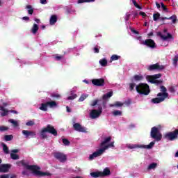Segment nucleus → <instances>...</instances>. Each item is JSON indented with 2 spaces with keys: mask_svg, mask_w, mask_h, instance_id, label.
Instances as JSON below:
<instances>
[{
  "mask_svg": "<svg viewBox=\"0 0 178 178\" xmlns=\"http://www.w3.org/2000/svg\"><path fill=\"white\" fill-rule=\"evenodd\" d=\"M104 150L102 149V147H101L100 149H99L97 151L93 152L92 154H90L89 156V159L90 161H92V159H94V158H97V156H101V155H102V154L104 153Z\"/></svg>",
  "mask_w": 178,
  "mask_h": 178,
  "instance_id": "dca6fc26",
  "label": "nucleus"
},
{
  "mask_svg": "<svg viewBox=\"0 0 178 178\" xmlns=\"http://www.w3.org/2000/svg\"><path fill=\"white\" fill-rule=\"evenodd\" d=\"M150 136L152 138H154L156 141H161V140H162V134L159 133V129L156 127L152 128Z\"/></svg>",
  "mask_w": 178,
  "mask_h": 178,
  "instance_id": "423d86ee",
  "label": "nucleus"
},
{
  "mask_svg": "<svg viewBox=\"0 0 178 178\" xmlns=\"http://www.w3.org/2000/svg\"><path fill=\"white\" fill-rule=\"evenodd\" d=\"M22 20L29 21V20H30V17H23Z\"/></svg>",
  "mask_w": 178,
  "mask_h": 178,
  "instance_id": "338daca9",
  "label": "nucleus"
},
{
  "mask_svg": "<svg viewBox=\"0 0 178 178\" xmlns=\"http://www.w3.org/2000/svg\"><path fill=\"white\" fill-rule=\"evenodd\" d=\"M136 90L138 94L140 95H149L151 92L149 86L147 83H140L136 86Z\"/></svg>",
  "mask_w": 178,
  "mask_h": 178,
  "instance_id": "7ed1b4c3",
  "label": "nucleus"
},
{
  "mask_svg": "<svg viewBox=\"0 0 178 178\" xmlns=\"http://www.w3.org/2000/svg\"><path fill=\"white\" fill-rule=\"evenodd\" d=\"M47 106H49V108H56V106H58V104L55 101L47 102Z\"/></svg>",
  "mask_w": 178,
  "mask_h": 178,
  "instance_id": "393cba45",
  "label": "nucleus"
},
{
  "mask_svg": "<svg viewBox=\"0 0 178 178\" xmlns=\"http://www.w3.org/2000/svg\"><path fill=\"white\" fill-rule=\"evenodd\" d=\"M93 50L95 54H99V49L98 47H94Z\"/></svg>",
  "mask_w": 178,
  "mask_h": 178,
  "instance_id": "052dcab7",
  "label": "nucleus"
},
{
  "mask_svg": "<svg viewBox=\"0 0 178 178\" xmlns=\"http://www.w3.org/2000/svg\"><path fill=\"white\" fill-rule=\"evenodd\" d=\"M124 104L125 105H127V106H129V105H130L131 104V99H128L127 101H125Z\"/></svg>",
  "mask_w": 178,
  "mask_h": 178,
  "instance_id": "bf43d9fd",
  "label": "nucleus"
},
{
  "mask_svg": "<svg viewBox=\"0 0 178 178\" xmlns=\"http://www.w3.org/2000/svg\"><path fill=\"white\" fill-rule=\"evenodd\" d=\"M56 60H60V59H63V55H57L55 56Z\"/></svg>",
  "mask_w": 178,
  "mask_h": 178,
  "instance_id": "5fc2aeb1",
  "label": "nucleus"
},
{
  "mask_svg": "<svg viewBox=\"0 0 178 178\" xmlns=\"http://www.w3.org/2000/svg\"><path fill=\"white\" fill-rule=\"evenodd\" d=\"M98 102H99V99H95L94 100L92 104H90V106H95L96 105L98 104Z\"/></svg>",
  "mask_w": 178,
  "mask_h": 178,
  "instance_id": "864d4df0",
  "label": "nucleus"
},
{
  "mask_svg": "<svg viewBox=\"0 0 178 178\" xmlns=\"http://www.w3.org/2000/svg\"><path fill=\"white\" fill-rule=\"evenodd\" d=\"M157 35H158V37H160L163 41H167L169 39L173 40V35H172V34H170L169 33H168L167 35L165 36V35H162L161 32H158Z\"/></svg>",
  "mask_w": 178,
  "mask_h": 178,
  "instance_id": "a211bd4d",
  "label": "nucleus"
},
{
  "mask_svg": "<svg viewBox=\"0 0 178 178\" xmlns=\"http://www.w3.org/2000/svg\"><path fill=\"white\" fill-rule=\"evenodd\" d=\"M47 133L49 134H52L54 137L58 136V131L55 129L54 126L51 124H47L46 127H43L40 131V138L42 140H45V138H48V135Z\"/></svg>",
  "mask_w": 178,
  "mask_h": 178,
  "instance_id": "f03ea898",
  "label": "nucleus"
},
{
  "mask_svg": "<svg viewBox=\"0 0 178 178\" xmlns=\"http://www.w3.org/2000/svg\"><path fill=\"white\" fill-rule=\"evenodd\" d=\"M158 164L156 163H152L150 165H149L147 169L148 170H151V169H155Z\"/></svg>",
  "mask_w": 178,
  "mask_h": 178,
  "instance_id": "72a5a7b5",
  "label": "nucleus"
},
{
  "mask_svg": "<svg viewBox=\"0 0 178 178\" xmlns=\"http://www.w3.org/2000/svg\"><path fill=\"white\" fill-rule=\"evenodd\" d=\"M76 98H77V95L76 94H72L71 96H69L67 97L68 100H73V99H76Z\"/></svg>",
  "mask_w": 178,
  "mask_h": 178,
  "instance_id": "a18cd8bd",
  "label": "nucleus"
},
{
  "mask_svg": "<svg viewBox=\"0 0 178 178\" xmlns=\"http://www.w3.org/2000/svg\"><path fill=\"white\" fill-rule=\"evenodd\" d=\"M166 95L165 93H158V97L152 99L151 102L152 104H161V102H163L166 99Z\"/></svg>",
  "mask_w": 178,
  "mask_h": 178,
  "instance_id": "9b49d317",
  "label": "nucleus"
},
{
  "mask_svg": "<svg viewBox=\"0 0 178 178\" xmlns=\"http://www.w3.org/2000/svg\"><path fill=\"white\" fill-rule=\"evenodd\" d=\"M141 44L148 47V48H151L152 49H155V48H156V43H155V41L152 39H146Z\"/></svg>",
  "mask_w": 178,
  "mask_h": 178,
  "instance_id": "ddd939ff",
  "label": "nucleus"
},
{
  "mask_svg": "<svg viewBox=\"0 0 178 178\" xmlns=\"http://www.w3.org/2000/svg\"><path fill=\"white\" fill-rule=\"evenodd\" d=\"M111 175V170L109 168H106L103 170V172H93L90 173V176L92 177H105L106 176H109Z\"/></svg>",
  "mask_w": 178,
  "mask_h": 178,
  "instance_id": "39448f33",
  "label": "nucleus"
},
{
  "mask_svg": "<svg viewBox=\"0 0 178 178\" xmlns=\"http://www.w3.org/2000/svg\"><path fill=\"white\" fill-rule=\"evenodd\" d=\"M146 79L149 83H151L152 84H161L162 81H159L155 79V77L153 75H147L146 76Z\"/></svg>",
  "mask_w": 178,
  "mask_h": 178,
  "instance_id": "f3484780",
  "label": "nucleus"
},
{
  "mask_svg": "<svg viewBox=\"0 0 178 178\" xmlns=\"http://www.w3.org/2000/svg\"><path fill=\"white\" fill-rule=\"evenodd\" d=\"M8 122H9L10 123H12V124H13V126H14L15 127H17L19 126V123L17 122V121H15V120H13V119H10V120H8Z\"/></svg>",
  "mask_w": 178,
  "mask_h": 178,
  "instance_id": "f704fd0d",
  "label": "nucleus"
},
{
  "mask_svg": "<svg viewBox=\"0 0 178 178\" xmlns=\"http://www.w3.org/2000/svg\"><path fill=\"white\" fill-rule=\"evenodd\" d=\"M161 8L164 12H166V13L169 12V10L168 9V8H166V6H165V4L163 3H161Z\"/></svg>",
  "mask_w": 178,
  "mask_h": 178,
  "instance_id": "09e8293b",
  "label": "nucleus"
},
{
  "mask_svg": "<svg viewBox=\"0 0 178 178\" xmlns=\"http://www.w3.org/2000/svg\"><path fill=\"white\" fill-rule=\"evenodd\" d=\"M26 126H34V121H32V120L26 122Z\"/></svg>",
  "mask_w": 178,
  "mask_h": 178,
  "instance_id": "4d7b16f0",
  "label": "nucleus"
},
{
  "mask_svg": "<svg viewBox=\"0 0 178 178\" xmlns=\"http://www.w3.org/2000/svg\"><path fill=\"white\" fill-rule=\"evenodd\" d=\"M165 65H160L159 63L156 64L150 65L147 67V70L149 72H154V70H157L158 72H162V70H165Z\"/></svg>",
  "mask_w": 178,
  "mask_h": 178,
  "instance_id": "6e6552de",
  "label": "nucleus"
},
{
  "mask_svg": "<svg viewBox=\"0 0 178 178\" xmlns=\"http://www.w3.org/2000/svg\"><path fill=\"white\" fill-rule=\"evenodd\" d=\"M99 63L101 65V66H106L108 65V60H106V58H102L99 60Z\"/></svg>",
  "mask_w": 178,
  "mask_h": 178,
  "instance_id": "2f4dec72",
  "label": "nucleus"
},
{
  "mask_svg": "<svg viewBox=\"0 0 178 178\" xmlns=\"http://www.w3.org/2000/svg\"><path fill=\"white\" fill-rule=\"evenodd\" d=\"M56 22H58V17L55 15H51V17H50V20H49V23H50L51 26H54V24H55V23H56Z\"/></svg>",
  "mask_w": 178,
  "mask_h": 178,
  "instance_id": "4be33fe9",
  "label": "nucleus"
},
{
  "mask_svg": "<svg viewBox=\"0 0 178 178\" xmlns=\"http://www.w3.org/2000/svg\"><path fill=\"white\" fill-rule=\"evenodd\" d=\"M9 130V127L5 126H0V132H3Z\"/></svg>",
  "mask_w": 178,
  "mask_h": 178,
  "instance_id": "37998d69",
  "label": "nucleus"
},
{
  "mask_svg": "<svg viewBox=\"0 0 178 178\" xmlns=\"http://www.w3.org/2000/svg\"><path fill=\"white\" fill-rule=\"evenodd\" d=\"M160 88L161 92H159V94H166L165 99L169 98V93L166 92V91H168L166 87H165L164 86H161Z\"/></svg>",
  "mask_w": 178,
  "mask_h": 178,
  "instance_id": "5701e85b",
  "label": "nucleus"
},
{
  "mask_svg": "<svg viewBox=\"0 0 178 178\" xmlns=\"http://www.w3.org/2000/svg\"><path fill=\"white\" fill-rule=\"evenodd\" d=\"M130 16H131V15L129 13L126 14V15H125V21L126 22H128V20L130 19Z\"/></svg>",
  "mask_w": 178,
  "mask_h": 178,
  "instance_id": "13d9d810",
  "label": "nucleus"
},
{
  "mask_svg": "<svg viewBox=\"0 0 178 178\" xmlns=\"http://www.w3.org/2000/svg\"><path fill=\"white\" fill-rule=\"evenodd\" d=\"M10 113H15V115H17L19 113L17 111L15 110H9Z\"/></svg>",
  "mask_w": 178,
  "mask_h": 178,
  "instance_id": "69168bd1",
  "label": "nucleus"
},
{
  "mask_svg": "<svg viewBox=\"0 0 178 178\" xmlns=\"http://www.w3.org/2000/svg\"><path fill=\"white\" fill-rule=\"evenodd\" d=\"M139 15H140V16H143V17H145V16H147V14H145V13H144V12H143V11H140V12L139 13Z\"/></svg>",
  "mask_w": 178,
  "mask_h": 178,
  "instance_id": "e2e57ef3",
  "label": "nucleus"
},
{
  "mask_svg": "<svg viewBox=\"0 0 178 178\" xmlns=\"http://www.w3.org/2000/svg\"><path fill=\"white\" fill-rule=\"evenodd\" d=\"M40 111H42L43 112H47L48 111V104L46 103H42L41 106L39 108Z\"/></svg>",
  "mask_w": 178,
  "mask_h": 178,
  "instance_id": "b1692460",
  "label": "nucleus"
},
{
  "mask_svg": "<svg viewBox=\"0 0 178 178\" xmlns=\"http://www.w3.org/2000/svg\"><path fill=\"white\" fill-rule=\"evenodd\" d=\"M177 62H178V55L175 56L173 60H172V64L174 66H177Z\"/></svg>",
  "mask_w": 178,
  "mask_h": 178,
  "instance_id": "79ce46f5",
  "label": "nucleus"
},
{
  "mask_svg": "<svg viewBox=\"0 0 178 178\" xmlns=\"http://www.w3.org/2000/svg\"><path fill=\"white\" fill-rule=\"evenodd\" d=\"M118 59H120V56H118L116 54H113L111 57V60H118Z\"/></svg>",
  "mask_w": 178,
  "mask_h": 178,
  "instance_id": "c9c22d12",
  "label": "nucleus"
},
{
  "mask_svg": "<svg viewBox=\"0 0 178 178\" xmlns=\"http://www.w3.org/2000/svg\"><path fill=\"white\" fill-rule=\"evenodd\" d=\"M9 113H10L9 110L6 109V111L1 112V113H0V115H1V118H5V116H8V115L9 114Z\"/></svg>",
  "mask_w": 178,
  "mask_h": 178,
  "instance_id": "4c0bfd02",
  "label": "nucleus"
},
{
  "mask_svg": "<svg viewBox=\"0 0 178 178\" xmlns=\"http://www.w3.org/2000/svg\"><path fill=\"white\" fill-rule=\"evenodd\" d=\"M1 145L3 147V152L6 153V154H9V148L8 147V145H6V144L5 143H2Z\"/></svg>",
  "mask_w": 178,
  "mask_h": 178,
  "instance_id": "7c9ffc66",
  "label": "nucleus"
},
{
  "mask_svg": "<svg viewBox=\"0 0 178 178\" xmlns=\"http://www.w3.org/2000/svg\"><path fill=\"white\" fill-rule=\"evenodd\" d=\"M0 178H13V177H10V175L9 174H4L0 175Z\"/></svg>",
  "mask_w": 178,
  "mask_h": 178,
  "instance_id": "3c124183",
  "label": "nucleus"
},
{
  "mask_svg": "<svg viewBox=\"0 0 178 178\" xmlns=\"http://www.w3.org/2000/svg\"><path fill=\"white\" fill-rule=\"evenodd\" d=\"M54 158L57 159V161H59V162H61L62 163H64V162H66L67 161V156L65 154V153H62L60 152H56L53 154Z\"/></svg>",
  "mask_w": 178,
  "mask_h": 178,
  "instance_id": "9d476101",
  "label": "nucleus"
},
{
  "mask_svg": "<svg viewBox=\"0 0 178 178\" xmlns=\"http://www.w3.org/2000/svg\"><path fill=\"white\" fill-rule=\"evenodd\" d=\"M134 79L135 80V81H141V80H143L144 79V76L141 74L140 75H135L134 76Z\"/></svg>",
  "mask_w": 178,
  "mask_h": 178,
  "instance_id": "c756f323",
  "label": "nucleus"
},
{
  "mask_svg": "<svg viewBox=\"0 0 178 178\" xmlns=\"http://www.w3.org/2000/svg\"><path fill=\"white\" fill-rule=\"evenodd\" d=\"M88 97V95H84V94L81 95L79 99V102H83V101H84V99H86Z\"/></svg>",
  "mask_w": 178,
  "mask_h": 178,
  "instance_id": "ea45409f",
  "label": "nucleus"
},
{
  "mask_svg": "<svg viewBox=\"0 0 178 178\" xmlns=\"http://www.w3.org/2000/svg\"><path fill=\"white\" fill-rule=\"evenodd\" d=\"M132 3H134L135 8H137L138 9H143L140 6V5H138V3H137V1L136 0H132Z\"/></svg>",
  "mask_w": 178,
  "mask_h": 178,
  "instance_id": "c03bdc74",
  "label": "nucleus"
},
{
  "mask_svg": "<svg viewBox=\"0 0 178 178\" xmlns=\"http://www.w3.org/2000/svg\"><path fill=\"white\" fill-rule=\"evenodd\" d=\"M38 29V25L37 24H33V27L31 29V33H33V34H37Z\"/></svg>",
  "mask_w": 178,
  "mask_h": 178,
  "instance_id": "a878e982",
  "label": "nucleus"
},
{
  "mask_svg": "<svg viewBox=\"0 0 178 178\" xmlns=\"http://www.w3.org/2000/svg\"><path fill=\"white\" fill-rule=\"evenodd\" d=\"M153 77H154V79H161V77H162V74H156L154 75H153Z\"/></svg>",
  "mask_w": 178,
  "mask_h": 178,
  "instance_id": "6e6d98bb",
  "label": "nucleus"
},
{
  "mask_svg": "<svg viewBox=\"0 0 178 178\" xmlns=\"http://www.w3.org/2000/svg\"><path fill=\"white\" fill-rule=\"evenodd\" d=\"M10 158H11V159L17 160V159H19L20 157L19 156V155H17L15 153H11Z\"/></svg>",
  "mask_w": 178,
  "mask_h": 178,
  "instance_id": "a19ab883",
  "label": "nucleus"
},
{
  "mask_svg": "<svg viewBox=\"0 0 178 178\" xmlns=\"http://www.w3.org/2000/svg\"><path fill=\"white\" fill-rule=\"evenodd\" d=\"M113 116H122V111H119V110H115L114 111H113Z\"/></svg>",
  "mask_w": 178,
  "mask_h": 178,
  "instance_id": "e433bc0d",
  "label": "nucleus"
},
{
  "mask_svg": "<svg viewBox=\"0 0 178 178\" xmlns=\"http://www.w3.org/2000/svg\"><path fill=\"white\" fill-rule=\"evenodd\" d=\"M52 97L54 98H60V95H59V94H54V95H52Z\"/></svg>",
  "mask_w": 178,
  "mask_h": 178,
  "instance_id": "680f3d73",
  "label": "nucleus"
},
{
  "mask_svg": "<svg viewBox=\"0 0 178 178\" xmlns=\"http://www.w3.org/2000/svg\"><path fill=\"white\" fill-rule=\"evenodd\" d=\"M10 164H2L0 165V172L1 173H8L10 169Z\"/></svg>",
  "mask_w": 178,
  "mask_h": 178,
  "instance_id": "aec40b11",
  "label": "nucleus"
},
{
  "mask_svg": "<svg viewBox=\"0 0 178 178\" xmlns=\"http://www.w3.org/2000/svg\"><path fill=\"white\" fill-rule=\"evenodd\" d=\"M113 95V92H108L106 94L104 95L102 98L105 101V99H108V98H111Z\"/></svg>",
  "mask_w": 178,
  "mask_h": 178,
  "instance_id": "cd10ccee",
  "label": "nucleus"
},
{
  "mask_svg": "<svg viewBox=\"0 0 178 178\" xmlns=\"http://www.w3.org/2000/svg\"><path fill=\"white\" fill-rule=\"evenodd\" d=\"M22 134L25 136L26 138H30V137H35L36 134L35 131H29V130H23Z\"/></svg>",
  "mask_w": 178,
  "mask_h": 178,
  "instance_id": "6ab92c4d",
  "label": "nucleus"
},
{
  "mask_svg": "<svg viewBox=\"0 0 178 178\" xmlns=\"http://www.w3.org/2000/svg\"><path fill=\"white\" fill-rule=\"evenodd\" d=\"M29 162H26L25 160H22L20 161L17 162V165L18 166H23L25 169H27V170H31L34 175H36V176H51L52 174L49 172H44L40 171L41 168H40L38 165H29Z\"/></svg>",
  "mask_w": 178,
  "mask_h": 178,
  "instance_id": "f257e3e1",
  "label": "nucleus"
},
{
  "mask_svg": "<svg viewBox=\"0 0 178 178\" xmlns=\"http://www.w3.org/2000/svg\"><path fill=\"white\" fill-rule=\"evenodd\" d=\"M74 130L79 131V133H87L86 127L81 126L80 123H74L73 124Z\"/></svg>",
  "mask_w": 178,
  "mask_h": 178,
  "instance_id": "2eb2a0df",
  "label": "nucleus"
},
{
  "mask_svg": "<svg viewBox=\"0 0 178 178\" xmlns=\"http://www.w3.org/2000/svg\"><path fill=\"white\" fill-rule=\"evenodd\" d=\"M40 3H42V5H47V0H40Z\"/></svg>",
  "mask_w": 178,
  "mask_h": 178,
  "instance_id": "0e129e2a",
  "label": "nucleus"
},
{
  "mask_svg": "<svg viewBox=\"0 0 178 178\" xmlns=\"http://www.w3.org/2000/svg\"><path fill=\"white\" fill-rule=\"evenodd\" d=\"M13 154H17V152H19V149H15L12 150Z\"/></svg>",
  "mask_w": 178,
  "mask_h": 178,
  "instance_id": "774afa93",
  "label": "nucleus"
},
{
  "mask_svg": "<svg viewBox=\"0 0 178 178\" xmlns=\"http://www.w3.org/2000/svg\"><path fill=\"white\" fill-rule=\"evenodd\" d=\"M63 143L64 144V145H70V141H69V140L66 138L63 139Z\"/></svg>",
  "mask_w": 178,
  "mask_h": 178,
  "instance_id": "de8ad7c7",
  "label": "nucleus"
},
{
  "mask_svg": "<svg viewBox=\"0 0 178 178\" xmlns=\"http://www.w3.org/2000/svg\"><path fill=\"white\" fill-rule=\"evenodd\" d=\"M160 18H161V14H160L159 13H154V14L153 15V20H154V22L158 21V19H160Z\"/></svg>",
  "mask_w": 178,
  "mask_h": 178,
  "instance_id": "473e14b6",
  "label": "nucleus"
},
{
  "mask_svg": "<svg viewBox=\"0 0 178 178\" xmlns=\"http://www.w3.org/2000/svg\"><path fill=\"white\" fill-rule=\"evenodd\" d=\"M134 87H136V83H129V90H130V91H133V90H134Z\"/></svg>",
  "mask_w": 178,
  "mask_h": 178,
  "instance_id": "8fccbe9b",
  "label": "nucleus"
},
{
  "mask_svg": "<svg viewBox=\"0 0 178 178\" xmlns=\"http://www.w3.org/2000/svg\"><path fill=\"white\" fill-rule=\"evenodd\" d=\"M165 140H168V141H175V140H177L178 138V129H175L173 131H170L166 133L163 136Z\"/></svg>",
  "mask_w": 178,
  "mask_h": 178,
  "instance_id": "0eeeda50",
  "label": "nucleus"
},
{
  "mask_svg": "<svg viewBox=\"0 0 178 178\" xmlns=\"http://www.w3.org/2000/svg\"><path fill=\"white\" fill-rule=\"evenodd\" d=\"M161 20H172V23L175 24V23H176V22H177V17L176 15H172L170 17H161Z\"/></svg>",
  "mask_w": 178,
  "mask_h": 178,
  "instance_id": "412c9836",
  "label": "nucleus"
},
{
  "mask_svg": "<svg viewBox=\"0 0 178 178\" xmlns=\"http://www.w3.org/2000/svg\"><path fill=\"white\" fill-rule=\"evenodd\" d=\"M112 140V137L108 136L107 138H105L103 141L99 145L100 148L102 149L103 152H105L108 148H111V147H115V142H111L110 144H108ZM108 144V145H106Z\"/></svg>",
  "mask_w": 178,
  "mask_h": 178,
  "instance_id": "20e7f679",
  "label": "nucleus"
},
{
  "mask_svg": "<svg viewBox=\"0 0 178 178\" xmlns=\"http://www.w3.org/2000/svg\"><path fill=\"white\" fill-rule=\"evenodd\" d=\"M26 8L28 9L29 15H33V13H34V8H33L31 5H27Z\"/></svg>",
  "mask_w": 178,
  "mask_h": 178,
  "instance_id": "bb28decb",
  "label": "nucleus"
},
{
  "mask_svg": "<svg viewBox=\"0 0 178 178\" xmlns=\"http://www.w3.org/2000/svg\"><path fill=\"white\" fill-rule=\"evenodd\" d=\"M95 0H78V3H84L87 2H94Z\"/></svg>",
  "mask_w": 178,
  "mask_h": 178,
  "instance_id": "49530a36",
  "label": "nucleus"
},
{
  "mask_svg": "<svg viewBox=\"0 0 178 178\" xmlns=\"http://www.w3.org/2000/svg\"><path fill=\"white\" fill-rule=\"evenodd\" d=\"M168 91L171 92V94H175L176 92V90H175V87L171 86L168 88Z\"/></svg>",
  "mask_w": 178,
  "mask_h": 178,
  "instance_id": "603ef678",
  "label": "nucleus"
},
{
  "mask_svg": "<svg viewBox=\"0 0 178 178\" xmlns=\"http://www.w3.org/2000/svg\"><path fill=\"white\" fill-rule=\"evenodd\" d=\"M123 105H124V103H122L120 102H115V103L114 104H111L110 106L113 107L115 106L117 108H120L122 107Z\"/></svg>",
  "mask_w": 178,
  "mask_h": 178,
  "instance_id": "c85d7f7f",
  "label": "nucleus"
},
{
  "mask_svg": "<svg viewBox=\"0 0 178 178\" xmlns=\"http://www.w3.org/2000/svg\"><path fill=\"white\" fill-rule=\"evenodd\" d=\"M92 84L96 86V87H104L105 86V79L102 78L92 79Z\"/></svg>",
  "mask_w": 178,
  "mask_h": 178,
  "instance_id": "4468645a",
  "label": "nucleus"
},
{
  "mask_svg": "<svg viewBox=\"0 0 178 178\" xmlns=\"http://www.w3.org/2000/svg\"><path fill=\"white\" fill-rule=\"evenodd\" d=\"M154 145H155V142L152 141L147 145H129L128 146V148H129V149H134V148H144V149H151V148H152V147H154Z\"/></svg>",
  "mask_w": 178,
  "mask_h": 178,
  "instance_id": "1a4fd4ad",
  "label": "nucleus"
},
{
  "mask_svg": "<svg viewBox=\"0 0 178 178\" xmlns=\"http://www.w3.org/2000/svg\"><path fill=\"white\" fill-rule=\"evenodd\" d=\"M102 114V107L99 106L98 110L93 109L90 111V116L91 119H97Z\"/></svg>",
  "mask_w": 178,
  "mask_h": 178,
  "instance_id": "f8f14e48",
  "label": "nucleus"
},
{
  "mask_svg": "<svg viewBox=\"0 0 178 178\" xmlns=\"http://www.w3.org/2000/svg\"><path fill=\"white\" fill-rule=\"evenodd\" d=\"M4 138L6 141H12L13 140V135H6L4 136Z\"/></svg>",
  "mask_w": 178,
  "mask_h": 178,
  "instance_id": "58836bf2",
  "label": "nucleus"
}]
</instances>
